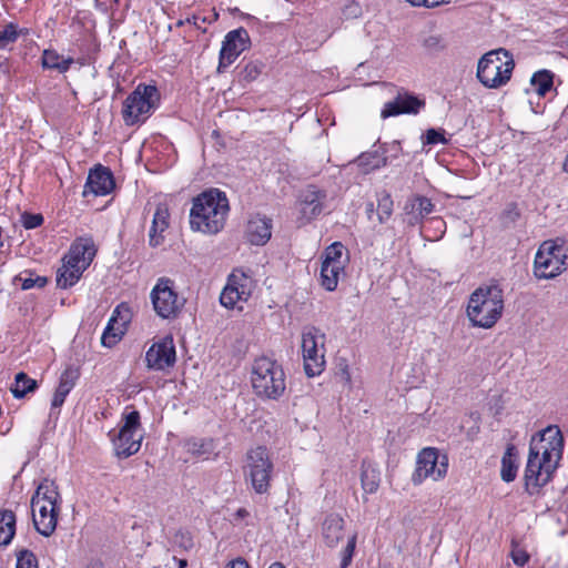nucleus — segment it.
<instances>
[{"mask_svg": "<svg viewBox=\"0 0 568 568\" xmlns=\"http://www.w3.org/2000/svg\"><path fill=\"white\" fill-rule=\"evenodd\" d=\"M562 450L564 437L557 425H550L531 437L524 471L525 490L529 495L538 494L552 479Z\"/></svg>", "mask_w": 568, "mask_h": 568, "instance_id": "1", "label": "nucleus"}, {"mask_svg": "<svg viewBox=\"0 0 568 568\" xmlns=\"http://www.w3.org/2000/svg\"><path fill=\"white\" fill-rule=\"evenodd\" d=\"M230 203L225 192L209 189L192 200L190 210V229L205 235H216L225 226Z\"/></svg>", "mask_w": 568, "mask_h": 568, "instance_id": "2", "label": "nucleus"}, {"mask_svg": "<svg viewBox=\"0 0 568 568\" xmlns=\"http://www.w3.org/2000/svg\"><path fill=\"white\" fill-rule=\"evenodd\" d=\"M504 307L501 287L497 284L484 285L470 294L466 315L471 326L489 329L501 318Z\"/></svg>", "mask_w": 568, "mask_h": 568, "instance_id": "3", "label": "nucleus"}, {"mask_svg": "<svg viewBox=\"0 0 568 568\" xmlns=\"http://www.w3.org/2000/svg\"><path fill=\"white\" fill-rule=\"evenodd\" d=\"M254 394L263 400H277L286 390V375L281 363L268 356L256 357L250 376Z\"/></svg>", "mask_w": 568, "mask_h": 568, "instance_id": "4", "label": "nucleus"}, {"mask_svg": "<svg viewBox=\"0 0 568 568\" xmlns=\"http://www.w3.org/2000/svg\"><path fill=\"white\" fill-rule=\"evenodd\" d=\"M61 496L54 481L44 479L31 498L32 520L36 530L50 537L57 528Z\"/></svg>", "mask_w": 568, "mask_h": 568, "instance_id": "5", "label": "nucleus"}, {"mask_svg": "<svg viewBox=\"0 0 568 568\" xmlns=\"http://www.w3.org/2000/svg\"><path fill=\"white\" fill-rule=\"evenodd\" d=\"M515 68L513 55L505 49L485 53L477 65V79L487 89L506 85Z\"/></svg>", "mask_w": 568, "mask_h": 568, "instance_id": "6", "label": "nucleus"}, {"mask_svg": "<svg viewBox=\"0 0 568 568\" xmlns=\"http://www.w3.org/2000/svg\"><path fill=\"white\" fill-rule=\"evenodd\" d=\"M160 99L155 85L140 83L122 103L121 115L126 126L144 123L153 113Z\"/></svg>", "mask_w": 568, "mask_h": 568, "instance_id": "7", "label": "nucleus"}, {"mask_svg": "<svg viewBox=\"0 0 568 568\" xmlns=\"http://www.w3.org/2000/svg\"><path fill=\"white\" fill-rule=\"evenodd\" d=\"M273 471L274 464L265 446H256L247 450L243 473L246 483L251 484L256 494L268 493Z\"/></svg>", "mask_w": 568, "mask_h": 568, "instance_id": "8", "label": "nucleus"}, {"mask_svg": "<svg viewBox=\"0 0 568 568\" xmlns=\"http://www.w3.org/2000/svg\"><path fill=\"white\" fill-rule=\"evenodd\" d=\"M256 288V281L251 271L242 267L234 268L226 278V284L220 294V303L227 310L243 311Z\"/></svg>", "mask_w": 568, "mask_h": 568, "instance_id": "9", "label": "nucleus"}, {"mask_svg": "<svg viewBox=\"0 0 568 568\" xmlns=\"http://www.w3.org/2000/svg\"><path fill=\"white\" fill-rule=\"evenodd\" d=\"M150 298L155 314L163 320L176 318L185 305V298L178 293L174 281L164 276L158 278Z\"/></svg>", "mask_w": 568, "mask_h": 568, "instance_id": "10", "label": "nucleus"}, {"mask_svg": "<svg viewBox=\"0 0 568 568\" xmlns=\"http://www.w3.org/2000/svg\"><path fill=\"white\" fill-rule=\"evenodd\" d=\"M325 334L314 326L307 327L302 333L303 365L308 377L318 376L325 369Z\"/></svg>", "mask_w": 568, "mask_h": 568, "instance_id": "11", "label": "nucleus"}, {"mask_svg": "<svg viewBox=\"0 0 568 568\" xmlns=\"http://www.w3.org/2000/svg\"><path fill=\"white\" fill-rule=\"evenodd\" d=\"M567 257L562 245L555 241H545L535 255L534 275L538 280L555 278L566 271Z\"/></svg>", "mask_w": 568, "mask_h": 568, "instance_id": "12", "label": "nucleus"}, {"mask_svg": "<svg viewBox=\"0 0 568 568\" xmlns=\"http://www.w3.org/2000/svg\"><path fill=\"white\" fill-rule=\"evenodd\" d=\"M122 422L118 434L112 437V444L119 458H128L140 450L143 440V436L138 434L141 428L140 413L136 409L123 413Z\"/></svg>", "mask_w": 568, "mask_h": 568, "instance_id": "13", "label": "nucleus"}, {"mask_svg": "<svg viewBox=\"0 0 568 568\" xmlns=\"http://www.w3.org/2000/svg\"><path fill=\"white\" fill-rule=\"evenodd\" d=\"M448 457L439 455L435 447H425L416 458V467L412 475V481L415 486L423 484L427 478L438 481L447 475Z\"/></svg>", "mask_w": 568, "mask_h": 568, "instance_id": "14", "label": "nucleus"}, {"mask_svg": "<svg viewBox=\"0 0 568 568\" xmlns=\"http://www.w3.org/2000/svg\"><path fill=\"white\" fill-rule=\"evenodd\" d=\"M344 251L345 246L342 242H334L322 254L320 283L327 292H334L337 288L339 277L345 272L348 258L344 257Z\"/></svg>", "mask_w": 568, "mask_h": 568, "instance_id": "15", "label": "nucleus"}, {"mask_svg": "<svg viewBox=\"0 0 568 568\" xmlns=\"http://www.w3.org/2000/svg\"><path fill=\"white\" fill-rule=\"evenodd\" d=\"M250 45V36L243 27L226 33L219 55L220 72L229 68Z\"/></svg>", "mask_w": 568, "mask_h": 568, "instance_id": "16", "label": "nucleus"}, {"mask_svg": "<svg viewBox=\"0 0 568 568\" xmlns=\"http://www.w3.org/2000/svg\"><path fill=\"white\" fill-rule=\"evenodd\" d=\"M176 361V352L171 336H165L155 342L146 351V367L154 371H165L172 367Z\"/></svg>", "mask_w": 568, "mask_h": 568, "instance_id": "17", "label": "nucleus"}, {"mask_svg": "<svg viewBox=\"0 0 568 568\" xmlns=\"http://www.w3.org/2000/svg\"><path fill=\"white\" fill-rule=\"evenodd\" d=\"M426 105L424 99L402 89L397 92L394 100L384 104L381 116L387 119L400 114H418Z\"/></svg>", "mask_w": 568, "mask_h": 568, "instance_id": "18", "label": "nucleus"}, {"mask_svg": "<svg viewBox=\"0 0 568 568\" xmlns=\"http://www.w3.org/2000/svg\"><path fill=\"white\" fill-rule=\"evenodd\" d=\"M97 252L98 247L91 235L79 236L71 243L63 258L71 267L79 266L85 271L93 262Z\"/></svg>", "mask_w": 568, "mask_h": 568, "instance_id": "19", "label": "nucleus"}, {"mask_svg": "<svg viewBox=\"0 0 568 568\" xmlns=\"http://www.w3.org/2000/svg\"><path fill=\"white\" fill-rule=\"evenodd\" d=\"M273 221L260 213L251 214L244 226V239L255 246L265 245L272 236Z\"/></svg>", "mask_w": 568, "mask_h": 568, "instance_id": "20", "label": "nucleus"}, {"mask_svg": "<svg viewBox=\"0 0 568 568\" xmlns=\"http://www.w3.org/2000/svg\"><path fill=\"white\" fill-rule=\"evenodd\" d=\"M85 189L97 196L109 195L115 189L112 171L102 164H97L89 171Z\"/></svg>", "mask_w": 568, "mask_h": 568, "instance_id": "21", "label": "nucleus"}, {"mask_svg": "<svg viewBox=\"0 0 568 568\" xmlns=\"http://www.w3.org/2000/svg\"><path fill=\"white\" fill-rule=\"evenodd\" d=\"M321 530L325 545L334 548L344 537L345 520L338 514H329L323 520Z\"/></svg>", "mask_w": 568, "mask_h": 568, "instance_id": "22", "label": "nucleus"}, {"mask_svg": "<svg viewBox=\"0 0 568 568\" xmlns=\"http://www.w3.org/2000/svg\"><path fill=\"white\" fill-rule=\"evenodd\" d=\"M80 377V372L78 368L73 366H68L60 375L59 384L55 388V392L52 396L51 407L59 408L61 407L69 393L73 389L77 384V381Z\"/></svg>", "mask_w": 568, "mask_h": 568, "instance_id": "23", "label": "nucleus"}, {"mask_svg": "<svg viewBox=\"0 0 568 568\" xmlns=\"http://www.w3.org/2000/svg\"><path fill=\"white\" fill-rule=\"evenodd\" d=\"M324 195L316 190H307L300 200L301 224H306L318 216L323 210L322 199Z\"/></svg>", "mask_w": 568, "mask_h": 568, "instance_id": "24", "label": "nucleus"}, {"mask_svg": "<svg viewBox=\"0 0 568 568\" xmlns=\"http://www.w3.org/2000/svg\"><path fill=\"white\" fill-rule=\"evenodd\" d=\"M170 226V211L165 203H159L153 214L152 225L149 232V242L151 246L160 245L163 240V233Z\"/></svg>", "mask_w": 568, "mask_h": 568, "instance_id": "25", "label": "nucleus"}, {"mask_svg": "<svg viewBox=\"0 0 568 568\" xmlns=\"http://www.w3.org/2000/svg\"><path fill=\"white\" fill-rule=\"evenodd\" d=\"M519 467V456L515 445L508 444L501 458L500 477L506 483L516 479Z\"/></svg>", "mask_w": 568, "mask_h": 568, "instance_id": "26", "label": "nucleus"}, {"mask_svg": "<svg viewBox=\"0 0 568 568\" xmlns=\"http://www.w3.org/2000/svg\"><path fill=\"white\" fill-rule=\"evenodd\" d=\"M73 58H63L57 50L54 49H44L41 55V65L43 69L48 70H57L60 73H65L69 71L70 67L73 64Z\"/></svg>", "mask_w": 568, "mask_h": 568, "instance_id": "27", "label": "nucleus"}, {"mask_svg": "<svg viewBox=\"0 0 568 568\" xmlns=\"http://www.w3.org/2000/svg\"><path fill=\"white\" fill-rule=\"evenodd\" d=\"M84 270L79 266L71 267L68 261L62 258V265L57 272V285L60 288L67 290L75 285L81 278Z\"/></svg>", "mask_w": 568, "mask_h": 568, "instance_id": "28", "label": "nucleus"}, {"mask_svg": "<svg viewBox=\"0 0 568 568\" xmlns=\"http://www.w3.org/2000/svg\"><path fill=\"white\" fill-rule=\"evenodd\" d=\"M361 484L364 494H375L381 484V473L372 464L363 462L361 473Z\"/></svg>", "mask_w": 568, "mask_h": 568, "instance_id": "29", "label": "nucleus"}, {"mask_svg": "<svg viewBox=\"0 0 568 568\" xmlns=\"http://www.w3.org/2000/svg\"><path fill=\"white\" fill-rule=\"evenodd\" d=\"M16 515L12 510H0V546H8L16 535Z\"/></svg>", "mask_w": 568, "mask_h": 568, "instance_id": "30", "label": "nucleus"}, {"mask_svg": "<svg viewBox=\"0 0 568 568\" xmlns=\"http://www.w3.org/2000/svg\"><path fill=\"white\" fill-rule=\"evenodd\" d=\"M387 158L379 154L377 151L364 152L356 159V164L363 174H368L372 171L385 166Z\"/></svg>", "mask_w": 568, "mask_h": 568, "instance_id": "31", "label": "nucleus"}, {"mask_svg": "<svg viewBox=\"0 0 568 568\" xmlns=\"http://www.w3.org/2000/svg\"><path fill=\"white\" fill-rule=\"evenodd\" d=\"M406 213H417L416 219L424 217L434 211V204L430 199L423 195H414L405 204Z\"/></svg>", "mask_w": 568, "mask_h": 568, "instance_id": "32", "label": "nucleus"}, {"mask_svg": "<svg viewBox=\"0 0 568 568\" xmlns=\"http://www.w3.org/2000/svg\"><path fill=\"white\" fill-rule=\"evenodd\" d=\"M38 387L37 381L29 377L24 372H19L16 375L14 384L10 390L14 398H23L28 393L36 390Z\"/></svg>", "mask_w": 568, "mask_h": 568, "instance_id": "33", "label": "nucleus"}, {"mask_svg": "<svg viewBox=\"0 0 568 568\" xmlns=\"http://www.w3.org/2000/svg\"><path fill=\"white\" fill-rule=\"evenodd\" d=\"M531 85L538 95L545 97L554 85V74L549 70H539L531 77Z\"/></svg>", "mask_w": 568, "mask_h": 568, "instance_id": "34", "label": "nucleus"}, {"mask_svg": "<svg viewBox=\"0 0 568 568\" xmlns=\"http://www.w3.org/2000/svg\"><path fill=\"white\" fill-rule=\"evenodd\" d=\"M14 282H20L21 288L27 291L33 287H44L48 284V277L37 275L33 271L26 270L14 277Z\"/></svg>", "mask_w": 568, "mask_h": 568, "instance_id": "35", "label": "nucleus"}, {"mask_svg": "<svg viewBox=\"0 0 568 568\" xmlns=\"http://www.w3.org/2000/svg\"><path fill=\"white\" fill-rule=\"evenodd\" d=\"M393 199L389 193L382 192L377 199V216L379 223L387 221L393 213Z\"/></svg>", "mask_w": 568, "mask_h": 568, "instance_id": "36", "label": "nucleus"}, {"mask_svg": "<svg viewBox=\"0 0 568 568\" xmlns=\"http://www.w3.org/2000/svg\"><path fill=\"white\" fill-rule=\"evenodd\" d=\"M114 323H116V318L113 314L109 320V323L101 336V343L103 346L112 347L121 339L123 335L122 329L114 328Z\"/></svg>", "mask_w": 568, "mask_h": 568, "instance_id": "37", "label": "nucleus"}, {"mask_svg": "<svg viewBox=\"0 0 568 568\" xmlns=\"http://www.w3.org/2000/svg\"><path fill=\"white\" fill-rule=\"evenodd\" d=\"M212 444V439L192 438L186 442V449L194 456H203L211 453Z\"/></svg>", "mask_w": 568, "mask_h": 568, "instance_id": "38", "label": "nucleus"}, {"mask_svg": "<svg viewBox=\"0 0 568 568\" xmlns=\"http://www.w3.org/2000/svg\"><path fill=\"white\" fill-rule=\"evenodd\" d=\"M18 40V32L16 31V22H7L2 30H0V50L10 49Z\"/></svg>", "mask_w": 568, "mask_h": 568, "instance_id": "39", "label": "nucleus"}, {"mask_svg": "<svg viewBox=\"0 0 568 568\" xmlns=\"http://www.w3.org/2000/svg\"><path fill=\"white\" fill-rule=\"evenodd\" d=\"M172 542L174 547L183 551H190L194 547V538L190 530L179 529L174 532Z\"/></svg>", "mask_w": 568, "mask_h": 568, "instance_id": "40", "label": "nucleus"}, {"mask_svg": "<svg viewBox=\"0 0 568 568\" xmlns=\"http://www.w3.org/2000/svg\"><path fill=\"white\" fill-rule=\"evenodd\" d=\"M219 19V13L213 8L209 11L206 16L193 14L190 18H186L185 22L193 24L196 29L205 31L203 24H212Z\"/></svg>", "mask_w": 568, "mask_h": 568, "instance_id": "41", "label": "nucleus"}, {"mask_svg": "<svg viewBox=\"0 0 568 568\" xmlns=\"http://www.w3.org/2000/svg\"><path fill=\"white\" fill-rule=\"evenodd\" d=\"M356 542H357V534L354 532L352 536L348 537L346 546L341 551L339 568H347L352 564L353 556H354L355 548H356Z\"/></svg>", "mask_w": 568, "mask_h": 568, "instance_id": "42", "label": "nucleus"}, {"mask_svg": "<svg viewBox=\"0 0 568 568\" xmlns=\"http://www.w3.org/2000/svg\"><path fill=\"white\" fill-rule=\"evenodd\" d=\"M16 568H39L37 556L29 549L18 550Z\"/></svg>", "mask_w": 568, "mask_h": 568, "instance_id": "43", "label": "nucleus"}, {"mask_svg": "<svg viewBox=\"0 0 568 568\" xmlns=\"http://www.w3.org/2000/svg\"><path fill=\"white\" fill-rule=\"evenodd\" d=\"M262 70L263 63L257 61H250L244 65L241 74L244 81L252 82L260 77Z\"/></svg>", "mask_w": 568, "mask_h": 568, "instance_id": "44", "label": "nucleus"}, {"mask_svg": "<svg viewBox=\"0 0 568 568\" xmlns=\"http://www.w3.org/2000/svg\"><path fill=\"white\" fill-rule=\"evenodd\" d=\"M423 143L425 145L448 144V139H446L444 130L432 128L426 130Z\"/></svg>", "mask_w": 568, "mask_h": 568, "instance_id": "45", "label": "nucleus"}, {"mask_svg": "<svg viewBox=\"0 0 568 568\" xmlns=\"http://www.w3.org/2000/svg\"><path fill=\"white\" fill-rule=\"evenodd\" d=\"M20 222L26 230H33L43 224L44 217L41 213L23 212Z\"/></svg>", "mask_w": 568, "mask_h": 568, "instance_id": "46", "label": "nucleus"}, {"mask_svg": "<svg viewBox=\"0 0 568 568\" xmlns=\"http://www.w3.org/2000/svg\"><path fill=\"white\" fill-rule=\"evenodd\" d=\"M510 557L515 565L519 567H524L526 564H528L530 559V555L524 549L518 546H514L510 551Z\"/></svg>", "mask_w": 568, "mask_h": 568, "instance_id": "47", "label": "nucleus"}, {"mask_svg": "<svg viewBox=\"0 0 568 568\" xmlns=\"http://www.w3.org/2000/svg\"><path fill=\"white\" fill-rule=\"evenodd\" d=\"M413 7L434 9L452 2V0H407Z\"/></svg>", "mask_w": 568, "mask_h": 568, "instance_id": "48", "label": "nucleus"}, {"mask_svg": "<svg viewBox=\"0 0 568 568\" xmlns=\"http://www.w3.org/2000/svg\"><path fill=\"white\" fill-rule=\"evenodd\" d=\"M503 216L510 221H516L520 216L517 204L514 202L509 203L507 207L504 210Z\"/></svg>", "mask_w": 568, "mask_h": 568, "instance_id": "49", "label": "nucleus"}, {"mask_svg": "<svg viewBox=\"0 0 568 568\" xmlns=\"http://www.w3.org/2000/svg\"><path fill=\"white\" fill-rule=\"evenodd\" d=\"M225 568H251V567L244 558L237 557L235 559L230 560L226 564Z\"/></svg>", "mask_w": 568, "mask_h": 568, "instance_id": "50", "label": "nucleus"}, {"mask_svg": "<svg viewBox=\"0 0 568 568\" xmlns=\"http://www.w3.org/2000/svg\"><path fill=\"white\" fill-rule=\"evenodd\" d=\"M250 516V513L246 508H239L234 515L233 518L235 521H242L243 519L247 518Z\"/></svg>", "mask_w": 568, "mask_h": 568, "instance_id": "51", "label": "nucleus"}, {"mask_svg": "<svg viewBox=\"0 0 568 568\" xmlns=\"http://www.w3.org/2000/svg\"><path fill=\"white\" fill-rule=\"evenodd\" d=\"M83 568H104L101 559H91Z\"/></svg>", "mask_w": 568, "mask_h": 568, "instance_id": "52", "label": "nucleus"}, {"mask_svg": "<svg viewBox=\"0 0 568 568\" xmlns=\"http://www.w3.org/2000/svg\"><path fill=\"white\" fill-rule=\"evenodd\" d=\"M16 31L18 32V38L20 36H28L29 34V29L28 28H19L18 23H16Z\"/></svg>", "mask_w": 568, "mask_h": 568, "instance_id": "53", "label": "nucleus"}, {"mask_svg": "<svg viewBox=\"0 0 568 568\" xmlns=\"http://www.w3.org/2000/svg\"><path fill=\"white\" fill-rule=\"evenodd\" d=\"M173 559L178 562L179 568H186V566H187L186 559L176 558V557H174Z\"/></svg>", "mask_w": 568, "mask_h": 568, "instance_id": "54", "label": "nucleus"}, {"mask_svg": "<svg viewBox=\"0 0 568 568\" xmlns=\"http://www.w3.org/2000/svg\"><path fill=\"white\" fill-rule=\"evenodd\" d=\"M432 223H435L437 227L445 225V222L442 219H434L432 220Z\"/></svg>", "mask_w": 568, "mask_h": 568, "instance_id": "55", "label": "nucleus"}, {"mask_svg": "<svg viewBox=\"0 0 568 568\" xmlns=\"http://www.w3.org/2000/svg\"><path fill=\"white\" fill-rule=\"evenodd\" d=\"M268 568H285V566L280 561H275Z\"/></svg>", "mask_w": 568, "mask_h": 568, "instance_id": "56", "label": "nucleus"}, {"mask_svg": "<svg viewBox=\"0 0 568 568\" xmlns=\"http://www.w3.org/2000/svg\"><path fill=\"white\" fill-rule=\"evenodd\" d=\"M373 207H374V204H373V203H369V204L367 205V209H366V210H367V213H368V214L373 212Z\"/></svg>", "mask_w": 568, "mask_h": 568, "instance_id": "57", "label": "nucleus"}, {"mask_svg": "<svg viewBox=\"0 0 568 568\" xmlns=\"http://www.w3.org/2000/svg\"><path fill=\"white\" fill-rule=\"evenodd\" d=\"M130 408H133V405H130ZM128 409H129V407L125 408V410H128ZM124 413H128V412H124Z\"/></svg>", "mask_w": 568, "mask_h": 568, "instance_id": "58", "label": "nucleus"}, {"mask_svg": "<svg viewBox=\"0 0 568 568\" xmlns=\"http://www.w3.org/2000/svg\"><path fill=\"white\" fill-rule=\"evenodd\" d=\"M115 3H119L121 0H113Z\"/></svg>", "mask_w": 568, "mask_h": 568, "instance_id": "59", "label": "nucleus"}]
</instances>
